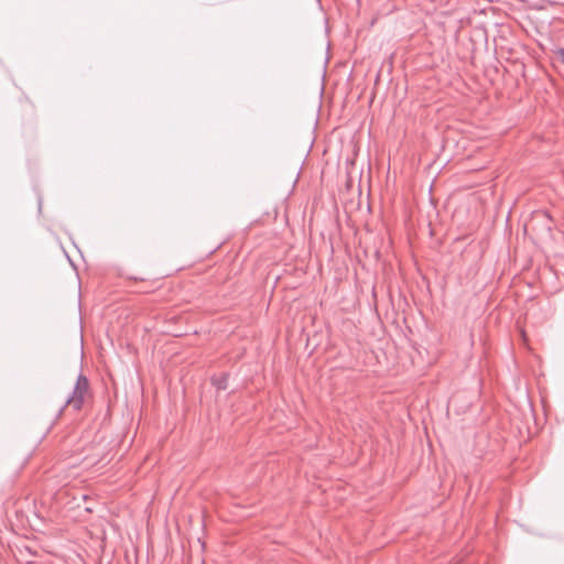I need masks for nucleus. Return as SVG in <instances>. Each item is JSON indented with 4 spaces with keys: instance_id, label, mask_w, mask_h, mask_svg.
Instances as JSON below:
<instances>
[{
    "instance_id": "obj_2",
    "label": "nucleus",
    "mask_w": 564,
    "mask_h": 564,
    "mask_svg": "<svg viewBox=\"0 0 564 564\" xmlns=\"http://www.w3.org/2000/svg\"><path fill=\"white\" fill-rule=\"evenodd\" d=\"M213 383L216 386L217 389L225 390L227 389V377L223 376L219 379L213 380Z\"/></svg>"
},
{
    "instance_id": "obj_4",
    "label": "nucleus",
    "mask_w": 564,
    "mask_h": 564,
    "mask_svg": "<svg viewBox=\"0 0 564 564\" xmlns=\"http://www.w3.org/2000/svg\"><path fill=\"white\" fill-rule=\"evenodd\" d=\"M557 53L561 57L562 63H564V48H560Z\"/></svg>"
},
{
    "instance_id": "obj_1",
    "label": "nucleus",
    "mask_w": 564,
    "mask_h": 564,
    "mask_svg": "<svg viewBox=\"0 0 564 564\" xmlns=\"http://www.w3.org/2000/svg\"><path fill=\"white\" fill-rule=\"evenodd\" d=\"M89 387L88 379L79 375L72 394L67 398L65 405H72L75 410H80L84 403V395Z\"/></svg>"
},
{
    "instance_id": "obj_3",
    "label": "nucleus",
    "mask_w": 564,
    "mask_h": 564,
    "mask_svg": "<svg viewBox=\"0 0 564 564\" xmlns=\"http://www.w3.org/2000/svg\"><path fill=\"white\" fill-rule=\"evenodd\" d=\"M535 217H541V218H543V219H545L547 221L551 220V217H550L547 212H539V213L535 214Z\"/></svg>"
},
{
    "instance_id": "obj_5",
    "label": "nucleus",
    "mask_w": 564,
    "mask_h": 564,
    "mask_svg": "<svg viewBox=\"0 0 564 564\" xmlns=\"http://www.w3.org/2000/svg\"><path fill=\"white\" fill-rule=\"evenodd\" d=\"M546 229H547V231H551V226H550V225H547V226H546Z\"/></svg>"
}]
</instances>
